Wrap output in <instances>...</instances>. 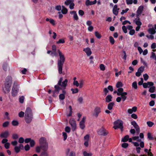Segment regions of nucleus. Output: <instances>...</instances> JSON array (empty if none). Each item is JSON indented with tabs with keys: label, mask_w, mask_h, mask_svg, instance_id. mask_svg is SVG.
<instances>
[{
	"label": "nucleus",
	"mask_w": 156,
	"mask_h": 156,
	"mask_svg": "<svg viewBox=\"0 0 156 156\" xmlns=\"http://www.w3.org/2000/svg\"><path fill=\"white\" fill-rule=\"evenodd\" d=\"M58 51L59 56V59L58 60L57 66L59 73L61 74L62 73V68L65 58L64 55L59 50H58Z\"/></svg>",
	"instance_id": "1"
},
{
	"label": "nucleus",
	"mask_w": 156,
	"mask_h": 156,
	"mask_svg": "<svg viewBox=\"0 0 156 156\" xmlns=\"http://www.w3.org/2000/svg\"><path fill=\"white\" fill-rule=\"evenodd\" d=\"M33 119V115L32 110L30 108L28 107L25 111L24 119L27 123H30Z\"/></svg>",
	"instance_id": "2"
},
{
	"label": "nucleus",
	"mask_w": 156,
	"mask_h": 156,
	"mask_svg": "<svg viewBox=\"0 0 156 156\" xmlns=\"http://www.w3.org/2000/svg\"><path fill=\"white\" fill-rule=\"evenodd\" d=\"M40 146L42 150H47L48 148V143L44 137L41 138L39 140Z\"/></svg>",
	"instance_id": "3"
},
{
	"label": "nucleus",
	"mask_w": 156,
	"mask_h": 156,
	"mask_svg": "<svg viewBox=\"0 0 156 156\" xmlns=\"http://www.w3.org/2000/svg\"><path fill=\"white\" fill-rule=\"evenodd\" d=\"M19 85L16 82H14L13 83L12 90V95L13 97L17 96L19 90Z\"/></svg>",
	"instance_id": "4"
},
{
	"label": "nucleus",
	"mask_w": 156,
	"mask_h": 156,
	"mask_svg": "<svg viewBox=\"0 0 156 156\" xmlns=\"http://www.w3.org/2000/svg\"><path fill=\"white\" fill-rule=\"evenodd\" d=\"M123 90L122 88H119L117 90L118 93H117V95L118 96H121L120 97L122 99L123 101H124L126 99L127 96L126 95H127V93L126 92H123Z\"/></svg>",
	"instance_id": "5"
},
{
	"label": "nucleus",
	"mask_w": 156,
	"mask_h": 156,
	"mask_svg": "<svg viewBox=\"0 0 156 156\" xmlns=\"http://www.w3.org/2000/svg\"><path fill=\"white\" fill-rule=\"evenodd\" d=\"M114 125H116L118 126V128L120 129L122 131L123 130V122L121 120H117L114 122Z\"/></svg>",
	"instance_id": "6"
},
{
	"label": "nucleus",
	"mask_w": 156,
	"mask_h": 156,
	"mask_svg": "<svg viewBox=\"0 0 156 156\" xmlns=\"http://www.w3.org/2000/svg\"><path fill=\"white\" fill-rule=\"evenodd\" d=\"M62 77L60 78L59 80L58 81V86H60L62 87L65 88L67 85V83L68 82V80L66 79H65L64 81L62 82Z\"/></svg>",
	"instance_id": "7"
},
{
	"label": "nucleus",
	"mask_w": 156,
	"mask_h": 156,
	"mask_svg": "<svg viewBox=\"0 0 156 156\" xmlns=\"http://www.w3.org/2000/svg\"><path fill=\"white\" fill-rule=\"evenodd\" d=\"M98 133L100 135L105 136L107 135L108 133L103 127H102L98 131Z\"/></svg>",
	"instance_id": "8"
},
{
	"label": "nucleus",
	"mask_w": 156,
	"mask_h": 156,
	"mask_svg": "<svg viewBox=\"0 0 156 156\" xmlns=\"http://www.w3.org/2000/svg\"><path fill=\"white\" fill-rule=\"evenodd\" d=\"M12 85L4 83V87L3 88V91L5 93H9L10 90V87Z\"/></svg>",
	"instance_id": "9"
},
{
	"label": "nucleus",
	"mask_w": 156,
	"mask_h": 156,
	"mask_svg": "<svg viewBox=\"0 0 156 156\" xmlns=\"http://www.w3.org/2000/svg\"><path fill=\"white\" fill-rule=\"evenodd\" d=\"M69 123L71 126L72 131H74L76 130V127L75 121L73 119L71 118L69 121Z\"/></svg>",
	"instance_id": "10"
},
{
	"label": "nucleus",
	"mask_w": 156,
	"mask_h": 156,
	"mask_svg": "<svg viewBox=\"0 0 156 156\" xmlns=\"http://www.w3.org/2000/svg\"><path fill=\"white\" fill-rule=\"evenodd\" d=\"M101 112V108L99 107H96L94 110V112L93 115L97 118L98 114Z\"/></svg>",
	"instance_id": "11"
},
{
	"label": "nucleus",
	"mask_w": 156,
	"mask_h": 156,
	"mask_svg": "<svg viewBox=\"0 0 156 156\" xmlns=\"http://www.w3.org/2000/svg\"><path fill=\"white\" fill-rule=\"evenodd\" d=\"M131 124L136 129L137 133L139 134L140 133V128L136 122L135 121H132L131 122Z\"/></svg>",
	"instance_id": "12"
},
{
	"label": "nucleus",
	"mask_w": 156,
	"mask_h": 156,
	"mask_svg": "<svg viewBox=\"0 0 156 156\" xmlns=\"http://www.w3.org/2000/svg\"><path fill=\"white\" fill-rule=\"evenodd\" d=\"M5 83H8L12 85V78L11 76H8L5 79Z\"/></svg>",
	"instance_id": "13"
},
{
	"label": "nucleus",
	"mask_w": 156,
	"mask_h": 156,
	"mask_svg": "<svg viewBox=\"0 0 156 156\" xmlns=\"http://www.w3.org/2000/svg\"><path fill=\"white\" fill-rule=\"evenodd\" d=\"M144 7L143 6H140L138 8L137 11L136 17H139V15H140L143 11Z\"/></svg>",
	"instance_id": "14"
},
{
	"label": "nucleus",
	"mask_w": 156,
	"mask_h": 156,
	"mask_svg": "<svg viewBox=\"0 0 156 156\" xmlns=\"http://www.w3.org/2000/svg\"><path fill=\"white\" fill-rule=\"evenodd\" d=\"M9 135V132L8 131H5L2 133L0 135V136L2 138H6Z\"/></svg>",
	"instance_id": "15"
},
{
	"label": "nucleus",
	"mask_w": 156,
	"mask_h": 156,
	"mask_svg": "<svg viewBox=\"0 0 156 156\" xmlns=\"http://www.w3.org/2000/svg\"><path fill=\"white\" fill-rule=\"evenodd\" d=\"M134 21L137 26H140L142 25V23L140 21V20L139 17H136V18L134 20Z\"/></svg>",
	"instance_id": "16"
},
{
	"label": "nucleus",
	"mask_w": 156,
	"mask_h": 156,
	"mask_svg": "<svg viewBox=\"0 0 156 156\" xmlns=\"http://www.w3.org/2000/svg\"><path fill=\"white\" fill-rule=\"evenodd\" d=\"M66 94V91L65 90H63L62 93L60 94L59 96V99L60 100H63L65 98V94Z\"/></svg>",
	"instance_id": "17"
},
{
	"label": "nucleus",
	"mask_w": 156,
	"mask_h": 156,
	"mask_svg": "<svg viewBox=\"0 0 156 156\" xmlns=\"http://www.w3.org/2000/svg\"><path fill=\"white\" fill-rule=\"evenodd\" d=\"M55 90L53 91L54 93H56L58 94L59 93V90L61 89V88L58 85H55Z\"/></svg>",
	"instance_id": "18"
},
{
	"label": "nucleus",
	"mask_w": 156,
	"mask_h": 156,
	"mask_svg": "<svg viewBox=\"0 0 156 156\" xmlns=\"http://www.w3.org/2000/svg\"><path fill=\"white\" fill-rule=\"evenodd\" d=\"M83 51L85 52L87 56H90L91 54V51L90 49L89 48L84 49Z\"/></svg>",
	"instance_id": "19"
},
{
	"label": "nucleus",
	"mask_w": 156,
	"mask_h": 156,
	"mask_svg": "<svg viewBox=\"0 0 156 156\" xmlns=\"http://www.w3.org/2000/svg\"><path fill=\"white\" fill-rule=\"evenodd\" d=\"M70 14H73V18L75 20H78L79 19L78 16L76 12L74 11H73L70 12Z\"/></svg>",
	"instance_id": "20"
},
{
	"label": "nucleus",
	"mask_w": 156,
	"mask_h": 156,
	"mask_svg": "<svg viewBox=\"0 0 156 156\" xmlns=\"http://www.w3.org/2000/svg\"><path fill=\"white\" fill-rule=\"evenodd\" d=\"M112 97L111 95H108L105 98V101L107 102H109L112 101Z\"/></svg>",
	"instance_id": "21"
},
{
	"label": "nucleus",
	"mask_w": 156,
	"mask_h": 156,
	"mask_svg": "<svg viewBox=\"0 0 156 156\" xmlns=\"http://www.w3.org/2000/svg\"><path fill=\"white\" fill-rule=\"evenodd\" d=\"M148 31L150 34H154L156 33V31L153 28H150L148 30Z\"/></svg>",
	"instance_id": "22"
},
{
	"label": "nucleus",
	"mask_w": 156,
	"mask_h": 156,
	"mask_svg": "<svg viewBox=\"0 0 156 156\" xmlns=\"http://www.w3.org/2000/svg\"><path fill=\"white\" fill-rule=\"evenodd\" d=\"M43 151L41 153L40 156H48V152L47 151V150H42Z\"/></svg>",
	"instance_id": "23"
},
{
	"label": "nucleus",
	"mask_w": 156,
	"mask_h": 156,
	"mask_svg": "<svg viewBox=\"0 0 156 156\" xmlns=\"http://www.w3.org/2000/svg\"><path fill=\"white\" fill-rule=\"evenodd\" d=\"M62 13L64 14H66L68 12L67 9L64 6L62 5Z\"/></svg>",
	"instance_id": "24"
},
{
	"label": "nucleus",
	"mask_w": 156,
	"mask_h": 156,
	"mask_svg": "<svg viewBox=\"0 0 156 156\" xmlns=\"http://www.w3.org/2000/svg\"><path fill=\"white\" fill-rule=\"evenodd\" d=\"M114 105V103L113 102H110L108 105V108L109 110H111L112 109Z\"/></svg>",
	"instance_id": "25"
},
{
	"label": "nucleus",
	"mask_w": 156,
	"mask_h": 156,
	"mask_svg": "<svg viewBox=\"0 0 156 156\" xmlns=\"http://www.w3.org/2000/svg\"><path fill=\"white\" fill-rule=\"evenodd\" d=\"M69 113L67 115V116L68 117L71 116L72 113H73V109L72 108V106L71 105H69Z\"/></svg>",
	"instance_id": "26"
},
{
	"label": "nucleus",
	"mask_w": 156,
	"mask_h": 156,
	"mask_svg": "<svg viewBox=\"0 0 156 156\" xmlns=\"http://www.w3.org/2000/svg\"><path fill=\"white\" fill-rule=\"evenodd\" d=\"M129 138V136L128 135H126L122 139V141L123 142H126L128 140Z\"/></svg>",
	"instance_id": "27"
},
{
	"label": "nucleus",
	"mask_w": 156,
	"mask_h": 156,
	"mask_svg": "<svg viewBox=\"0 0 156 156\" xmlns=\"http://www.w3.org/2000/svg\"><path fill=\"white\" fill-rule=\"evenodd\" d=\"M83 154L84 156H92V154L91 153H87L86 151H84L83 152Z\"/></svg>",
	"instance_id": "28"
},
{
	"label": "nucleus",
	"mask_w": 156,
	"mask_h": 156,
	"mask_svg": "<svg viewBox=\"0 0 156 156\" xmlns=\"http://www.w3.org/2000/svg\"><path fill=\"white\" fill-rule=\"evenodd\" d=\"M84 123H85L83 122H80V128L82 129H84L85 127V125Z\"/></svg>",
	"instance_id": "29"
},
{
	"label": "nucleus",
	"mask_w": 156,
	"mask_h": 156,
	"mask_svg": "<svg viewBox=\"0 0 156 156\" xmlns=\"http://www.w3.org/2000/svg\"><path fill=\"white\" fill-rule=\"evenodd\" d=\"M65 2V4L66 5H68L70 3L73 2L74 0H66Z\"/></svg>",
	"instance_id": "30"
},
{
	"label": "nucleus",
	"mask_w": 156,
	"mask_h": 156,
	"mask_svg": "<svg viewBox=\"0 0 156 156\" xmlns=\"http://www.w3.org/2000/svg\"><path fill=\"white\" fill-rule=\"evenodd\" d=\"M132 87L135 89H137V86L136 82H134L132 83Z\"/></svg>",
	"instance_id": "31"
},
{
	"label": "nucleus",
	"mask_w": 156,
	"mask_h": 156,
	"mask_svg": "<svg viewBox=\"0 0 156 156\" xmlns=\"http://www.w3.org/2000/svg\"><path fill=\"white\" fill-rule=\"evenodd\" d=\"M71 90L72 92V93L73 94L77 93L79 91V90L77 88H76L75 89L72 88Z\"/></svg>",
	"instance_id": "32"
},
{
	"label": "nucleus",
	"mask_w": 156,
	"mask_h": 156,
	"mask_svg": "<svg viewBox=\"0 0 156 156\" xmlns=\"http://www.w3.org/2000/svg\"><path fill=\"white\" fill-rule=\"evenodd\" d=\"M3 69L5 71H7V64L6 63H5L3 65Z\"/></svg>",
	"instance_id": "33"
},
{
	"label": "nucleus",
	"mask_w": 156,
	"mask_h": 156,
	"mask_svg": "<svg viewBox=\"0 0 156 156\" xmlns=\"http://www.w3.org/2000/svg\"><path fill=\"white\" fill-rule=\"evenodd\" d=\"M123 86V84L121 82H118L116 84V87L117 88H119Z\"/></svg>",
	"instance_id": "34"
},
{
	"label": "nucleus",
	"mask_w": 156,
	"mask_h": 156,
	"mask_svg": "<svg viewBox=\"0 0 156 156\" xmlns=\"http://www.w3.org/2000/svg\"><path fill=\"white\" fill-rule=\"evenodd\" d=\"M147 124L149 127H151L154 125V123L151 121H148Z\"/></svg>",
	"instance_id": "35"
},
{
	"label": "nucleus",
	"mask_w": 156,
	"mask_h": 156,
	"mask_svg": "<svg viewBox=\"0 0 156 156\" xmlns=\"http://www.w3.org/2000/svg\"><path fill=\"white\" fill-rule=\"evenodd\" d=\"M109 41L112 44H113L115 43V40L113 38L112 36H110L109 37Z\"/></svg>",
	"instance_id": "36"
},
{
	"label": "nucleus",
	"mask_w": 156,
	"mask_h": 156,
	"mask_svg": "<svg viewBox=\"0 0 156 156\" xmlns=\"http://www.w3.org/2000/svg\"><path fill=\"white\" fill-rule=\"evenodd\" d=\"M147 137L149 140H153L154 138L152 136L151 134L150 133H147Z\"/></svg>",
	"instance_id": "37"
},
{
	"label": "nucleus",
	"mask_w": 156,
	"mask_h": 156,
	"mask_svg": "<svg viewBox=\"0 0 156 156\" xmlns=\"http://www.w3.org/2000/svg\"><path fill=\"white\" fill-rule=\"evenodd\" d=\"M92 1H90L89 0H87L86 2V5L87 6L93 5Z\"/></svg>",
	"instance_id": "38"
},
{
	"label": "nucleus",
	"mask_w": 156,
	"mask_h": 156,
	"mask_svg": "<svg viewBox=\"0 0 156 156\" xmlns=\"http://www.w3.org/2000/svg\"><path fill=\"white\" fill-rule=\"evenodd\" d=\"M95 35L96 37L98 38L99 39L101 37V34L97 31L95 32Z\"/></svg>",
	"instance_id": "39"
},
{
	"label": "nucleus",
	"mask_w": 156,
	"mask_h": 156,
	"mask_svg": "<svg viewBox=\"0 0 156 156\" xmlns=\"http://www.w3.org/2000/svg\"><path fill=\"white\" fill-rule=\"evenodd\" d=\"M12 125L14 126H17L19 124V122L18 121L16 120H13L12 121Z\"/></svg>",
	"instance_id": "40"
},
{
	"label": "nucleus",
	"mask_w": 156,
	"mask_h": 156,
	"mask_svg": "<svg viewBox=\"0 0 156 156\" xmlns=\"http://www.w3.org/2000/svg\"><path fill=\"white\" fill-rule=\"evenodd\" d=\"M155 87L154 86H152L151 87L149 90V91L151 93H153L154 92L155 90Z\"/></svg>",
	"instance_id": "41"
},
{
	"label": "nucleus",
	"mask_w": 156,
	"mask_h": 156,
	"mask_svg": "<svg viewBox=\"0 0 156 156\" xmlns=\"http://www.w3.org/2000/svg\"><path fill=\"white\" fill-rule=\"evenodd\" d=\"M65 41L64 39L63 38L60 39L58 41L56 42V43L57 44H60V43H64Z\"/></svg>",
	"instance_id": "42"
},
{
	"label": "nucleus",
	"mask_w": 156,
	"mask_h": 156,
	"mask_svg": "<svg viewBox=\"0 0 156 156\" xmlns=\"http://www.w3.org/2000/svg\"><path fill=\"white\" fill-rule=\"evenodd\" d=\"M24 112L23 111H21L19 113V116L20 118H22L24 117Z\"/></svg>",
	"instance_id": "43"
},
{
	"label": "nucleus",
	"mask_w": 156,
	"mask_h": 156,
	"mask_svg": "<svg viewBox=\"0 0 156 156\" xmlns=\"http://www.w3.org/2000/svg\"><path fill=\"white\" fill-rule=\"evenodd\" d=\"M41 147L40 146H37L36 147V151L37 152L39 153L41 151Z\"/></svg>",
	"instance_id": "44"
},
{
	"label": "nucleus",
	"mask_w": 156,
	"mask_h": 156,
	"mask_svg": "<svg viewBox=\"0 0 156 156\" xmlns=\"http://www.w3.org/2000/svg\"><path fill=\"white\" fill-rule=\"evenodd\" d=\"M14 150L15 151L16 153H19L20 151V148L17 146H15L14 148Z\"/></svg>",
	"instance_id": "45"
},
{
	"label": "nucleus",
	"mask_w": 156,
	"mask_h": 156,
	"mask_svg": "<svg viewBox=\"0 0 156 156\" xmlns=\"http://www.w3.org/2000/svg\"><path fill=\"white\" fill-rule=\"evenodd\" d=\"M119 10H118V9H113V13L116 16H117L118 14V12H119Z\"/></svg>",
	"instance_id": "46"
},
{
	"label": "nucleus",
	"mask_w": 156,
	"mask_h": 156,
	"mask_svg": "<svg viewBox=\"0 0 156 156\" xmlns=\"http://www.w3.org/2000/svg\"><path fill=\"white\" fill-rule=\"evenodd\" d=\"M150 57L151 58H153L155 59V60H156V56L155 55V54L153 52H152L151 53V56Z\"/></svg>",
	"instance_id": "47"
},
{
	"label": "nucleus",
	"mask_w": 156,
	"mask_h": 156,
	"mask_svg": "<svg viewBox=\"0 0 156 156\" xmlns=\"http://www.w3.org/2000/svg\"><path fill=\"white\" fill-rule=\"evenodd\" d=\"M35 141L33 140H31L30 142V145L31 147H33L35 145Z\"/></svg>",
	"instance_id": "48"
},
{
	"label": "nucleus",
	"mask_w": 156,
	"mask_h": 156,
	"mask_svg": "<svg viewBox=\"0 0 156 156\" xmlns=\"http://www.w3.org/2000/svg\"><path fill=\"white\" fill-rule=\"evenodd\" d=\"M100 69L101 70L104 71L105 69V67L104 65L103 64H101L100 66Z\"/></svg>",
	"instance_id": "49"
},
{
	"label": "nucleus",
	"mask_w": 156,
	"mask_h": 156,
	"mask_svg": "<svg viewBox=\"0 0 156 156\" xmlns=\"http://www.w3.org/2000/svg\"><path fill=\"white\" fill-rule=\"evenodd\" d=\"M144 67H141L138 69V71L141 73L144 71Z\"/></svg>",
	"instance_id": "50"
},
{
	"label": "nucleus",
	"mask_w": 156,
	"mask_h": 156,
	"mask_svg": "<svg viewBox=\"0 0 156 156\" xmlns=\"http://www.w3.org/2000/svg\"><path fill=\"white\" fill-rule=\"evenodd\" d=\"M24 98L23 96H21L19 98V101L21 103H23L24 102Z\"/></svg>",
	"instance_id": "51"
},
{
	"label": "nucleus",
	"mask_w": 156,
	"mask_h": 156,
	"mask_svg": "<svg viewBox=\"0 0 156 156\" xmlns=\"http://www.w3.org/2000/svg\"><path fill=\"white\" fill-rule=\"evenodd\" d=\"M79 82H80V83H79V88H81L83 86V80H80Z\"/></svg>",
	"instance_id": "52"
},
{
	"label": "nucleus",
	"mask_w": 156,
	"mask_h": 156,
	"mask_svg": "<svg viewBox=\"0 0 156 156\" xmlns=\"http://www.w3.org/2000/svg\"><path fill=\"white\" fill-rule=\"evenodd\" d=\"M128 146V144L127 143H123L122 144V147L124 148L127 147Z\"/></svg>",
	"instance_id": "53"
},
{
	"label": "nucleus",
	"mask_w": 156,
	"mask_h": 156,
	"mask_svg": "<svg viewBox=\"0 0 156 156\" xmlns=\"http://www.w3.org/2000/svg\"><path fill=\"white\" fill-rule=\"evenodd\" d=\"M143 77L145 80L146 81L148 79L149 76L146 73L143 75Z\"/></svg>",
	"instance_id": "54"
},
{
	"label": "nucleus",
	"mask_w": 156,
	"mask_h": 156,
	"mask_svg": "<svg viewBox=\"0 0 156 156\" xmlns=\"http://www.w3.org/2000/svg\"><path fill=\"white\" fill-rule=\"evenodd\" d=\"M62 135L64 137V140H66L67 138V135L66 133L65 132L62 133Z\"/></svg>",
	"instance_id": "55"
},
{
	"label": "nucleus",
	"mask_w": 156,
	"mask_h": 156,
	"mask_svg": "<svg viewBox=\"0 0 156 156\" xmlns=\"http://www.w3.org/2000/svg\"><path fill=\"white\" fill-rule=\"evenodd\" d=\"M9 124V122L8 121H6L3 124L2 126L3 127H7Z\"/></svg>",
	"instance_id": "56"
},
{
	"label": "nucleus",
	"mask_w": 156,
	"mask_h": 156,
	"mask_svg": "<svg viewBox=\"0 0 156 156\" xmlns=\"http://www.w3.org/2000/svg\"><path fill=\"white\" fill-rule=\"evenodd\" d=\"M24 140L23 138L22 137H21L19 138L18 142L20 143H23Z\"/></svg>",
	"instance_id": "57"
},
{
	"label": "nucleus",
	"mask_w": 156,
	"mask_h": 156,
	"mask_svg": "<svg viewBox=\"0 0 156 156\" xmlns=\"http://www.w3.org/2000/svg\"><path fill=\"white\" fill-rule=\"evenodd\" d=\"M12 137L14 139H16L18 138V136L17 134L15 133L12 135Z\"/></svg>",
	"instance_id": "58"
},
{
	"label": "nucleus",
	"mask_w": 156,
	"mask_h": 156,
	"mask_svg": "<svg viewBox=\"0 0 156 156\" xmlns=\"http://www.w3.org/2000/svg\"><path fill=\"white\" fill-rule=\"evenodd\" d=\"M69 5V8L70 9H72L74 8V7L75 5L72 2V3H70Z\"/></svg>",
	"instance_id": "59"
},
{
	"label": "nucleus",
	"mask_w": 156,
	"mask_h": 156,
	"mask_svg": "<svg viewBox=\"0 0 156 156\" xmlns=\"http://www.w3.org/2000/svg\"><path fill=\"white\" fill-rule=\"evenodd\" d=\"M79 14L81 16H83L84 14V11L82 10H80L79 11Z\"/></svg>",
	"instance_id": "60"
},
{
	"label": "nucleus",
	"mask_w": 156,
	"mask_h": 156,
	"mask_svg": "<svg viewBox=\"0 0 156 156\" xmlns=\"http://www.w3.org/2000/svg\"><path fill=\"white\" fill-rule=\"evenodd\" d=\"M122 30L123 32L125 33H127V29L125 26H123L122 27Z\"/></svg>",
	"instance_id": "61"
},
{
	"label": "nucleus",
	"mask_w": 156,
	"mask_h": 156,
	"mask_svg": "<svg viewBox=\"0 0 156 156\" xmlns=\"http://www.w3.org/2000/svg\"><path fill=\"white\" fill-rule=\"evenodd\" d=\"M10 144L9 143H6L5 144L4 146L5 147L6 149H9V147Z\"/></svg>",
	"instance_id": "62"
},
{
	"label": "nucleus",
	"mask_w": 156,
	"mask_h": 156,
	"mask_svg": "<svg viewBox=\"0 0 156 156\" xmlns=\"http://www.w3.org/2000/svg\"><path fill=\"white\" fill-rule=\"evenodd\" d=\"M73 83L74 85L76 86L77 87L79 86V84L77 81H74Z\"/></svg>",
	"instance_id": "63"
},
{
	"label": "nucleus",
	"mask_w": 156,
	"mask_h": 156,
	"mask_svg": "<svg viewBox=\"0 0 156 156\" xmlns=\"http://www.w3.org/2000/svg\"><path fill=\"white\" fill-rule=\"evenodd\" d=\"M65 131L67 133H69L70 131V128L69 126H66L65 129Z\"/></svg>",
	"instance_id": "64"
}]
</instances>
